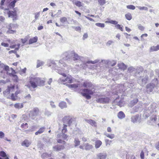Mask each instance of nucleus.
Here are the masks:
<instances>
[{
	"instance_id": "obj_33",
	"label": "nucleus",
	"mask_w": 159,
	"mask_h": 159,
	"mask_svg": "<svg viewBox=\"0 0 159 159\" xmlns=\"http://www.w3.org/2000/svg\"><path fill=\"white\" fill-rule=\"evenodd\" d=\"M66 86L70 88H76L78 87V84H66Z\"/></svg>"
},
{
	"instance_id": "obj_10",
	"label": "nucleus",
	"mask_w": 159,
	"mask_h": 159,
	"mask_svg": "<svg viewBox=\"0 0 159 159\" xmlns=\"http://www.w3.org/2000/svg\"><path fill=\"white\" fill-rule=\"evenodd\" d=\"M80 148L82 149H85L86 150H89L93 148L92 145L88 143H85L83 145H80Z\"/></svg>"
},
{
	"instance_id": "obj_28",
	"label": "nucleus",
	"mask_w": 159,
	"mask_h": 159,
	"mask_svg": "<svg viewBox=\"0 0 159 159\" xmlns=\"http://www.w3.org/2000/svg\"><path fill=\"white\" fill-rule=\"evenodd\" d=\"M118 66L119 69L123 70L125 69L126 68V65L123 63H120L118 64Z\"/></svg>"
},
{
	"instance_id": "obj_45",
	"label": "nucleus",
	"mask_w": 159,
	"mask_h": 159,
	"mask_svg": "<svg viewBox=\"0 0 159 159\" xmlns=\"http://www.w3.org/2000/svg\"><path fill=\"white\" fill-rule=\"evenodd\" d=\"M95 25L101 28H104L105 27V24L104 23H96L95 24Z\"/></svg>"
},
{
	"instance_id": "obj_8",
	"label": "nucleus",
	"mask_w": 159,
	"mask_h": 159,
	"mask_svg": "<svg viewBox=\"0 0 159 159\" xmlns=\"http://www.w3.org/2000/svg\"><path fill=\"white\" fill-rule=\"evenodd\" d=\"M39 111L37 108H34L32 111L30 112L29 116L33 119L35 118V117L39 114Z\"/></svg>"
},
{
	"instance_id": "obj_6",
	"label": "nucleus",
	"mask_w": 159,
	"mask_h": 159,
	"mask_svg": "<svg viewBox=\"0 0 159 159\" xmlns=\"http://www.w3.org/2000/svg\"><path fill=\"white\" fill-rule=\"evenodd\" d=\"M152 83L148 84L147 86L148 92H150L152 91L154 87H155L158 84V81L157 79H154Z\"/></svg>"
},
{
	"instance_id": "obj_53",
	"label": "nucleus",
	"mask_w": 159,
	"mask_h": 159,
	"mask_svg": "<svg viewBox=\"0 0 159 159\" xmlns=\"http://www.w3.org/2000/svg\"><path fill=\"white\" fill-rule=\"evenodd\" d=\"M114 43V41L111 40H108L106 43V45L107 46H109Z\"/></svg>"
},
{
	"instance_id": "obj_24",
	"label": "nucleus",
	"mask_w": 159,
	"mask_h": 159,
	"mask_svg": "<svg viewBox=\"0 0 159 159\" xmlns=\"http://www.w3.org/2000/svg\"><path fill=\"white\" fill-rule=\"evenodd\" d=\"M117 116L119 118L122 119L125 117V115L123 111H120L118 113Z\"/></svg>"
},
{
	"instance_id": "obj_1",
	"label": "nucleus",
	"mask_w": 159,
	"mask_h": 159,
	"mask_svg": "<svg viewBox=\"0 0 159 159\" xmlns=\"http://www.w3.org/2000/svg\"><path fill=\"white\" fill-rule=\"evenodd\" d=\"M48 65L49 66H52L53 69L57 70V72L62 76L58 80L59 83L66 86L68 84L74 82V79L70 75L67 76L66 74L69 72L70 68V66L63 62L62 60L59 61L50 60Z\"/></svg>"
},
{
	"instance_id": "obj_55",
	"label": "nucleus",
	"mask_w": 159,
	"mask_h": 159,
	"mask_svg": "<svg viewBox=\"0 0 159 159\" xmlns=\"http://www.w3.org/2000/svg\"><path fill=\"white\" fill-rule=\"evenodd\" d=\"M66 118H64L63 120V122L64 123H66V122H67V124H68V125H69L71 123V121L70 120H69V119H68V120H67L66 121L65 120V119Z\"/></svg>"
},
{
	"instance_id": "obj_52",
	"label": "nucleus",
	"mask_w": 159,
	"mask_h": 159,
	"mask_svg": "<svg viewBox=\"0 0 159 159\" xmlns=\"http://www.w3.org/2000/svg\"><path fill=\"white\" fill-rule=\"evenodd\" d=\"M99 4L101 5H103L106 3L105 0H98Z\"/></svg>"
},
{
	"instance_id": "obj_14",
	"label": "nucleus",
	"mask_w": 159,
	"mask_h": 159,
	"mask_svg": "<svg viewBox=\"0 0 159 159\" xmlns=\"http://www.w3.org/2000/svg\"><path fill=\"white\" fill-rule=\"evenodd\" d=\"M73 53V51L69 52H66L64 53V55L65 57L63 58V60H70L72 58L73 55H70V54Z\"/></svg>"
},
{
	"instance_id": "obj_49",
	"label": "nucleus",
	"mask_w": 159,
	"mask_h": 159,
	"mask_svg": "<svg viewBox=\"0 0 159 159\" xmlns=\"http://www.w3.org/2000/svg\"><path fill=\"white\" fill-rule=\"evenodd\" d=\"M137 7H138L140 10H144L146 11H148V8L145 7L137 6Z\"/></svg>"
},
{
	"instance_id": "obj_40",
	"label": "nucleus",
	"mask_w": 159,
	"mask_h": 159,
	"mask_svg": "<svg viewBox=\"0 0 159 159\" xmlns=\"http://www.w3.org/2000/svg\"><path fill=\"white\" fill-rule=\"evenodd\" d=\"M138 102V99H134L132 101H131L130 103V106L131 107L133 106V105L136 104Z\"/></svg>"
},
{
	"instance_id": "obj_2",
	"label": "nucleus",
	"mask_w": 159,
	"mask_h": 159,
	"mask_svg": "<svg viewBox=\"0 0 159 159\" xmlns=\"http://www.w3.org/2000/svg\"><path fill=\"white\" fill-rule=\"evenodd\" d=\"M29 80V82L27 83L25 86L31 91H32L33 89L36 88L38 86H43L45 82V80L41 79V78L35 77L34 76H30Z\"/></svg>"
},
{
	"instance_id": "obj_9",
	"label": "nucleus",
	"mask_w": 159,
	"mask_h": 159,
	"mask_svg": "<svg viewBox=\"0 0 159 159\" xmlns=\"http://www.w3.org/2000/svg\"><path fill=\"white\" fill-rule=\"evenodd\" d=\"M110 101V99L107 97H100L97 99V101L98 102L102 103H108Z\"/></svg>"
},
{
	"instance_id": "obj_30",
	"label": "nucleus",
	"mask_w": 159,
	"mask_h": 159,
	"mask_svg": "<svg viewBox=\"0 0 159 159\" xmlns=\"http://www.w3.org/2000/svg\"><path fill=\"white\" fill-rule=\"evenodd\" d=\"M45 128L44 127H43L40 128L39 130L35 133V134L37 135L39 134H40L43 133L44 131Z\"/></svg>"
},
{
	"instance_id": "obj_60",
	"label": "nucleus",
	"mask_w": 159,
	"mask_h": 159,
	"mask_svg": "<svg viewBox=\"0 0 159 159\" xmlns=\"http://www.w3.org/2000/svg\"><path fill=\"white\" fill-rule=\"evenodd\" d=\"M115 27L117 29H119L121 30V31H123V29L121 25L119 24L115 26Z\"/></svg>"
},
{
	"instance_id": "obj_50",
	"label": "nucleus",
	"mask_w": 159,
	"mask_h": 159,
	"mask_svg": "<svg viewBox=\"0 0 159 159\" xmlns=\"http://www.w3.org/2000/svg\"><path fill=\"white\" fill-rule=\"evenodd\" d=\"M10 93L9 90H8V88L3 92V94L5 96H7Z\"/></svg>"
},
{
	"instance_id": "obj_13",
	"label": "nucleus",
	"mask_w": 159,
	"mask_h": 159,
	"mask_svg": "<svg viewBox=\"0 0 159 159\" xmlns=\"http://www.w3.org/2000/svg\"><path fill=\"white\" fill-rule=\"evenodd\" d=\"M113 103L121 107L124 106L125 103L124 101L123 100L120 101L118 98H116L114 100Z\"/></svg>"
},
{
	"instance_id": "obj_63",
	"label": "nucleus",
	"mask_w": 159,
	"mask_h": 159,
	"mask_svg": "<svg viewBox=\"0 0 159 159\" xmlns=\"http://www.w3.org/2000/svg\"><path fill=\"white\" fill-rule=\"evenodd\" d=\"M140 157L141 159H144V154L143 151H142L140 153Z\"/></svg>"
},
{
	"instance_id": "obj_17",
	"label": "nucleus",
	"mask_w": 159,
	"mask_h": 159,
	"mask_svg": "<svg viewBox=\"0 0 159 159\" xmlns=\"http://www.w3.org/2000/svg\"><path fill=\"white\" fill-rule=\"evenodd\" d=\"M148 80V77L145 76L144 78L142 79L141 80H139V82L141 85H144L147 82Z\"/></svg>"
},
{
	"instance_id": "obj_38",
	"label": "nucleus",
	"mask_w": 159,
	"mask_h": 159,
	"mask_svg": "<svg viewBox=\"0 0 159 159\" xmlns=\"http://www.w3.org/2000/svg\"><path fill=\"white\" fill-rule=\"evenodd\" d=\"M8 90H9L10 92H13L15 86L12 85H10V86H8L7 87Z\"/></svg>"
},
{
	"instance_id": "obj_16",
	"label": "nucleus",
	"mask_w": 159,
	"mask_h": 159,
	"mask_svg": "<svg viewBox=\"0 0 159 159\" xmlns=\"http://www.w3.org/2000/svg\"><path fill=\"white\" fill-rule=\"evenodd\" d=\"M84 121L90 124L92 126L96 127L97 126L96 122L94 120L91 119H85Z\"/></svg>"
},
{
	"instance_id": "obj_48",
	"label": "nucleus",
	"mask_w": 159,
	"mask_h": 159,
	"mask_svg": "<svg viewBox=\"0 0 159 159\" xmlns=\"http://www.w3.org/2000/svg\"><path fill=\"white\" fill-rule=\"evenodd\" d=\"M67 125H66L64 124V126L62 130V134H64L67 131Z\"/></svg>"
},
{
	"instance_id": "obj_61",
	"label": "nucleus",
	"mask_w": 159,
	"mask_h": 159,
	"mask_svg": "<svg viewBox=\"0 0 159 159\" xmlns=\"http://www.w3.org/2000/svg\"><path fill=\"white\" fill-rule=\"evenodd\" d=\"M16 31L15 30L10 29L7 31V33L8 34H14V33H16Z\"/></svg>"
},
{
	"instance_id": "obj_21",
	"label": "nucleus",
	"mask_w": 159,
	"mask_h": 159,
	"mask_svg": "<svg viewBox=\"0 0 159 159\" xmlns=\"http://www.w3.org/2000/svg\"><path fill=\"white\" fill-rule=\"evenodd\" d=\"M70 55H73L72 59L75 61L79 59V56L74 52H73V53H71V54H70Z\"/></svg>"
},
{
	"instance_id": "obj_7",
	"label": "nucleus",
	"mask_w": 159,
	"mask_h": 159,
	"mask_svg": "<svg viewBox=\"0 0 159 159\" xmlns=\"http://www.w3.org/2000/svg\"><path fill=\"white\" fill-rule=\"evenodd\" d=\"M133 86L134 84H133L129 83H125L124 85H120L119 87L120 89L119 92L120 93L121 92H122L123 90L127 89V88L130 89Z\"/></svg>"
},
{
	"instance_id": "obj_41",
	"label": "nucleus",
	"mask_w": 159,
	"mask_h": 159,
	"mask_svg": "<svg viewBox=\"0 0 159 159\" xmlns=\"http://www.w3.org/2000/svg\"><path fill=\"white\" fill-rule=\"evenodd\" d=\"M60 21L62 23H65L67 21V20L66 17H62L60 18Z\"/></svg>"
},
{
	"instance_id": "obj_36",
	"label": "nucleus",
	"mask_w": 159,
	"mask_h": 159,
	"mask_svg": "<svg viewBox=\"0 0 159 159\" xmlns=\"http://www.w3.org/2000/svg\"><path fill=\"white\" fill-rule=\"evenodd\" d=\"M105 23H110L112 24L117 25L118 24V22L116 20H109L106 21Z\"/></svg>"
},
{
	"instance_id": "obj_54",
	"label": "nucleus",
	"mask_w": 159,
	"mask_h": 159,
	"mask_svg": "<svg viewBox=\"0 0 159 159\" xmlns=\"http://www.w3.org/2000/svg\"><path fill=\"white\" fill-rule=\"evenodd\" d=\"M17 96L15 95V94L12 93L11 95V98L12 100H15L16 99Z\"/></svg>"
},
{
	"instance_id": "obj_22",
	"label": "nucleus",
	"mask_w": 159,
	"mask_h": 159,
	"mask_svg": "<svg viewBox=\"0 0 159 159\" xmlns=\"http://www.w3.org/2000/svg\"><path fill=\"white\" fill-rule=\"evenodd\" d=\"M72 2L73 4L78 7H80L83 6V3L80 1H75V0H72Z\"/></svg>"
},
{
	"instance_id": "obj_5",
	"label": "nucleus",
	"mask_w": 159,
	"mask_h": 159,
	"mask_svg": "<svg viewBox=\"0 0 159 159\" xmlns=\"http://www.w3.org/2000/svg\"><path fill=\"white\" fill-rule=\"evenodd\" d=\"M150 120L148 121V123L149 125L157 126V125L159 126V120H157L156 115H153L151 116L150 118Z\"/></svg>"
},
{
	"instance_id": "obj_20",
	"label": "nucleus",
	"mask_w": 159,
	"mask_h": 159,
	"mask_svg": "<svg viewBox=\"0 0 159 159\" xmlns=\"http://www.w3.org/2000/svg\"><path fill=\"white\" fill-rule=\"evenodd\" d=\"M64 148V146H57L53 147V150L54 151H58L62 149H63Z\"/></svg>"
},
{
	"instance_id": "obj_47",
	"label": "nucleus",
	"mask_w": 159,
	"mask_h": 159,
	"mask_svg": "<svg viewBox=\"0 0 159 159\" xmlns=\"http://www.w3.org/2000/svg\"><path fill=\"white\" fill-rule=\"evenodd\" d=\"M9 81V80L8 79H7L6 80H0V85H3L4 84H5L6 83L8 82Z\"/></svg>"
},
{
	"instance_id": "obj_44",
	"label": "nucleus",
	"mask_w": 159,
	"mask_h": 159,
	"mask_svg": "<svg viewBox=\"0 0 159 159\" xmlns=\"http://www.w3.org/2000/svg\"><path fill=\"white\" fill-rule=\"evenodd\" d=\"M43 64L44 63L43 62L38 60L37 62V67L38 68L43 65Z\"/></svg>"
},
{
	"instance_id": "obj_62",
	"label": "nucleus",
	"mask_w": 159,
	"mask_h": 159,
	"mask_svg": "<svg viewBox=\"0 0 159 159\" xmlns=\"http://www.w3.org/2000/svg\"><path fill=\"white\" fill-rule=\"evenodd\" d=\"M5 0H2L0 4H1V8L4 9V8L3 7V6L4 5V3L5 2Z\"/></svg>"
},
{
	"instance_id": "obj_15",
	"label": "nucleus",
	"mask_w": 159,
	"mask_h": 159,
	"mask_svg": "<svg viewBox=\"0 0 159 159\" xmlns=\"http://www.w3.org/2000/svg\"><path fill=\"white\" fill-rule=\"evenodd\" d=\"M107 156L105 152H101L97 155V159H106Z\"/></svg>"
},
{
	"instance_id": "obj_11",
	"label": "nucleus",
	"mask_w": 159,
	"mask_h": 159,
	"mask_svg": "<svg viewBox=\"0 0 159 159\" xmlns=\"http://www.w3.org/2000/svg\"><path fill=\"white\" fill-rule=\"evenodd\" d=\"M131 119L132 122L134 123L137 122L140 123L141 122V118L139 115L132 116Z\"/></svg>"
},
{
	"instance_id": "obj_64",
	"label": "nucleus",
	"mask_w": 159,
	"mask_h": 159,
	"mask_svg": "<svg viewBox=\"0 0 159 159\" xmlns=\"http://www.w3.org/2000/svg\"><path fill=\"white\" fill-rule=\"evenodd\" d=\"M148 36V34H142L141 36V40H144V39L143 38V37H147Z\"/></svg>"
},
{
	"instance_id": "obj_29",
	"label": "nucleus",
	"mask_w": 159,
	"mask_h": 159,
	"mask_svg": "<svg viewBox=\"0 0 159 159\" xmlns=\"http://www.w3.org/2000/svg\"><path fill=\"white\" fill-rule=\"evenodd\" d=\"M83 85L85 88H89L91 87L92 85L90 82H86L83 83Z\"/></svg>"
},
{
	"instance_id": "obj_46",
	"label": "nucleus",
	"mask_w": 159,
	"mask_h": 159,
	"mask_svg": "<svg viewBox=\"0 0 159 159\" xmlns=\"http://www.w3.org/2000/svg\"><path fill=\"white\" fill-rule=\"evenodd\" d=\"M29 36H26L24 39H21V40L23 43H25L28 39Z\"/></svg>"
},
{
	"instance_id": "obj_42",
	"label": "nucleus",
	"mask_w": 159,
	"mask_h": 159,
	"mask_svg": "<svg viewBox=\"0 0 159 159\" xmlns=\"http://www.w3.org/2000/svg\"><path fill=\"white\" fill-rule=\"evenodd\" d=\"M99 61V60L98 59H96L94 61H87L86 63H91L93 64H94L96 63H97Z\"/></svg>"
},
{
	"instance_id": "obj_3",
	"label": "nucleus",
	"mask_w": 159,
	"mask_h": 159,
	"mask_svg": "<svg viewBox=\"0 0 159 159\" xmlns=\"http://www.w3.org/2000/svg\"><path fill=\"white\" fill-rule=\"evenodd\" d=\"M17 9L15 8L13 11H9L8 9L5 8L4 9V13L5 14H7L8 17L12 18L13 20L17 19Z\"/></svg>"
},
{
	"instance_id": "obj_39",
	"label": "nucleus",
	"mask_w": 159,
	"mask_h": 159,
	"mask_svg": "<svg viewBox=\"0 0 159 159\" xmlns=\"http://www.w3.org/2000/svg\"><path fill=\"white\" fill-rule=\"evenodd\" d=\"M26 70V68H24L21 69L20 71V74L22 76L25 75Z\"/></svg>"
},
{
	"instance_id": "obj_57",
	"label": "nucleus",
	"mask_w": 159,
	"mask_h": 159,
	"mask_svg": "<svg viewBox=\"0 0 159 159\" xmlns=\"http://www.w3.org/2000/svg\"><path fill=\"white\" fill-rule=\"evenodd\" d=\"M28 127V124L27 123H26L25 124H23L21 125V127L22 128H24L25 129H26Z\"/></svg>"
},
{
	"instance_id": "obj_31",
	"label": "nucleus",
	"mask_w": 159,
	"mask_h": 159,
	"mask_svg": "<svg viewBox=\"0 0 159 159\" xmlns=\"http://www.w3.org/2000/svg\"><path fill=\"white\" fill-rule=\"evenodd\" d=\"M102 144V142L100 140H97L95 142V147L96 148H98Z\"/></svg>"
},
{
	"instance_id": "obj_32",
	"label": "nucleus",
	"mask_w": 159,
	"mask_h": 159,
	"mask_svg": "<svg viewBox=\"0 0 159 159\" xmlns=\"http://www.w3.org/2000/svg\"><path fill=\"white\" fill-rule=\"evenodd\" d=\"M104 134L107 137L111 139H113L115 137V135L114 134H109L106 132H104Z\"/></svg>"
},
{
	"instance_id": "obj_25",
	"label": "nucleus",
	"mask_w": 159,
	"mask_h": 159,
	"mask_svg": "<svg viewBox=\"0 0 159 159\" xmlns=\"http://www.w3.org/2000/svg\"><path fill=\"white\" fill-rule=\"evenodd\" d=\"M159 50V45H157L156 46H153L151 47L150 48V52L156 51Z\"/></svg>"
},
{
	"instance_id": "obj_12",
	"label": "nucleus",
	"mask_w": 159,
	"mask_h": 159,
	"mask_svg": "<svg viewBox=\"0 0 159 159\" xmlns=\"http://www.w3.org/2000/svg\"><path fill=\"white\" fill-rule=\"evenodd\" d=\"M0 68L3 70H2L1 71V73H4L5 71H7V73H8L9 67L8 66L5 65L4 64L2 63L1 61H0Z\"/></svg>"
},
{
	"instance_id": "obj_34",
	"label": "nucleus",
	"mask_w": 159,
	"mask_h": 159,
	"mask_svg": "<svg viewBox=\"0 0 159 159\" xmlns=\"http://www.w3.org/2000/svg\"><path fill=\"white\" fill-rule=\"evenodd\" d=\"M38 40V37H35L32 39H31L29 40V44H31L33 43L36 42Z\"/></svg>"
},
{
	"instance_id": "obj_27",
	"label": "nucleus",
	"mask_w": 159,
	"mask_h": 159,
	"mask_svg": "<svg viewBox=\"0 0 159 159\" xmlns=\"http://www.w3.org/2000/svg\"><path fill=\"white\" fill-rule=\"evenodd\" d=\"M59 106L61 109L66 108L67 107L66 103L64 102H61L59 103Z\"/></svg>"
},
{
	"instance_id": "obj_23",
	"label": "nucleus",
	"mask_w": 159,
	"mask_h": 159,
	"mask_svg": "<svg viewBox=\"0 0 159 159\" xmlns=\"http://www.w3.org/2000/svg\"><path fill=\"white\" fill-rule=\"evenodd\" d=\"M14 107L16 108L19 109L23 107L24 105L22 103H17L14 104Z\"/></svg>"
},
{
	"instance_id": "obj_18",
	"label": "nucleus",
	"mask_w": 159,
	"mask_h": 159,
	"mask_svg": "<svg viewBox=\"0 0 159 159\" xmlns=\"http://www.w3.org/2000/svg\"><path fill=\"white\" fill-rule=\"evenodd\" d=\"M11 2H9L8 5V7L10 8H13L15 6L16 3V2L15 0H11Z\"/></svg>"
},
{
	"instance_id": "obj_56",
	"label": "nucleus",
	"mask_w": 159,
	"mask_h": 159,
	"mask_svg": "<svg viewBox=\"0 0 159 159\" xmlns=\"http://www.w3.org/2000/svg\"><path fill=\"white\" fill-rule=\"evenodd\" d=\"M138 28L141 31H143L144 29V27L141 24H139L138 25Z\"/></svg>"
},
{
	"instance_id": "obj_35",
	"label": "nucleus",
	"mask_w": 159,
	"mask_h": 159,
	"mask_svg": "<svg viewBox=\"0 0 159 159\" xmlns=\"http://www.w3.org/2000/svg\"><path fill=\"white\" fill-rule=\"evenodd\" d=\"M40 12H36L34 14L35 20L33 21V22H35L36 20H38L40 16Z\"/></svg>"
},
{
	"instance_id": "obj_51",
	"label": "nucleus",
	"mask_w": 159,
	"mask_h": 159,
	"mask_svg": "<svg viewBox=\"0 0 159 159\" xmlns=\"http://www.w3.org/2000/svg\"><path fill=\"white\" fill-rule=\"evenodd\" d=\"M126 7L128 9L131 10H134L135 8V7L133 5H127Z\"/></svg>"
},
{
	"instance_id": "obj_37",
	"label": "nucleus",
	"mask_w": 159,
	"mask_h": 159,
	"mask_svg": "<svg viewBox=\"0 0 159 159\" xmlns=\"http://www.w3.org/2000/svg\"><path fill=\"white\" fill-rule=\"evenodd\" d=\"M125 18L128 20H130L132 18V16L131 14L130 13H128L125 15Z\"/></svg>"
},
{
	"instance_id": "obj_4",
	"label": "nucleus",
	"mask_w": 159,
	"mask_h": 159,
	"mask_svg": "<svg viewBox=\"0 0 159 159\" xmlns=\"http://www.w3.org/2000/svg\"><path fill=\"white\" fill-rule=\"evenodd\" d=\"M83 93H82V95L87 99H90L91 97L89 95L93 94L94 92V90L84 89L83 90Z\"/></svg>"
},
{
	"instance_id": "obj_59",
	"label": "nucleus",
	"mask_w": 159,
	"mask_h": 159,
	"mask_svg": "<svg viewBox=\"0 0 159 159\" xmlns=\"http://www.w3.org/2000/svg\"><path fill=\"white\" fill-rule=\"evenodd\" d=\"M0 156L3 157H6L7 155L5 152L2 151L0 152Z\"/></svg>"
},
{
	"instance_id": "obj_43",
	"label": "nucleus",
	"mask_w": 159,
	"mask_h": 159,
	"mask_svg": "<svg viewBox=\"0 0 159 159\" xmlns=\"http://www.w3.org/2000/svg\"><path fill=\"white\" fill-rule=\"evenodd\" d=\"M51 156V155H48L46 153H43L42 154L41 156L44 159L46 158H48V157H49Z\"/></svg>"
},
{
	"instance_id": "obj_58",
	"label": "nucleus",
	"mask_w": 159,
	"mask_h": 159,
	"mask_svg": "<svg viewBox=\"0 0 159 159\" xmlns=\"http://www.w3.org/2000/svg\"><path fill=\"white\" fill-rule=\"evenodd\" d=\"M14 26V25L13 24L11 23L9 24L8 25H7V27L9 29V30L13 28Z\"/></svg>"
},
{
	"instance_id": "obj_19",
	"label": "nucleus",
	"mask_w": 159,
	"mask_h": 159,
	"mask_svg": "<svg viewBox=\"0 0 159 159\" xmlns=\"http://www.w3.org/2000/svg\"><path fill=\"white\" fill-rule=\"evenodd\" d=\"M31 144V142L27 140H25L21 143L22 146L28 147Z\"/></svg>"
},
{
	"instance_id": "obj_26",
	"label": "nucleus",
	"mask_w": 159,
	"mask_h": 159,
	"mask_svg": "<svg viewBox=\"0 0 159 159\" xmlns=\"http://www.w3.org/2000/svg\"><path fill=\"white\" fill-rule=\"evenodd\" d=\"M74 146L76 147L80 144V141L78 138H75L74 140Z\"/></svg>"
}]
</instances>
